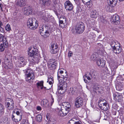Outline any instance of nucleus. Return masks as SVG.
Returning a JSON list of instances; mask_svg holds the SVG:
<instances>
[{"label":"nucleus","mask_w":124,"mask_h":124,"mask_svg":"<svg viewBox=\"0 0 124 124\" xmlns=\"http://www.w3.org/2000/svg\"><path fill=\"white\" fill-rule=\"evenodd\" d=\"M12 59V56L11 54L9 53H7L5 56L4 59L5 61H11Z\"/></svg>","instance_id":"nucleus-27"},{"label":"nucleus","mask_w":124,"mask_h":124,"mask_svg":"<svg viewBox=\"0 0 124 124\" xmlns=\"http://www.w3.org/2000/svg\"><path fill=\"white\" fill-rule=\"evenodd\" d=\"M59 73L60 74H62L63 73V71L62 70H58V74H57L58 77H60V76H59Z\"/></svg>","instance_id":"nucleus-48"},{"label":"nucleus","mask_w":124,"mask_h":124,"mask_svg":"<svg viewBox=\"0 0 124 124\" xmlns=\"http://www.w3.org/2000/svg\"><path fill=\"white\" fill-rule=\"evenodd\" d=\"M82 0V2H83L84 4H85V1H84V0Z\"/></svg>","instance_id":"nucleus-61"},{"label":"nucleus","mask_w":124,"mask_h":124,"mask_svg":"<svg viewBox=\"0 0 124 124\" xmlns=\"http://www.w3.org/2000/svg\"><path fill=\"white\" fill-rule=\"evenodd\" d=\"M96 58V55L94 54H92L90 57V59L94 61L95 59Z\"/></svg>","instance_id":"nucleus-44"},{"label":"nucleus","mask_w":124,"mask_h":124,"mask_svg":"<svg viewBox=\"0 0 124 124\" xmlns=\"http://www.w3.org/2000/svg\"><path fill=\"white\" fill-rule=\"evenodd\" d=\"M10 61H5V66L4 65L3 66H4V67L6 69H11L12 67V64L10 62Z\"/></svg>","instance_id":"nucleus-20"},{"label":"nucleus","mask_w":124,"mask_h":124,"mask_svg":"<svg viewBox=\"0 0 124 124\" xmlns=\"http://www.w3.org/2000/svg\"><path fill=\"white\" fill-rule=\"evenodd\" d=\"M110 45L114 53L119 54L121 52L122 49L120 46V44L117 42L112 41L111 42Z\"/></svg>","instance_id":"nucleus-3"},{"label":"nucleus","mask_w":124,"mask_h":124,"mask_svg":"<svg viewBox=\"0 0 124 124\" xmlns=\"http://www.w3.org/2000/svg\"><path fill=\"white\" fill-rule=\"evenodd\" d=\"M80 0H74L75 1L78 2Z\"/></svg>","instance_id":"nucleus-64"},{"label":"nucleus","mask_w":124,"mask_h":124,"mask_svg":"<svg viewBox=\"0 0 124 124\" xmlns=\"http://www.w3.org/2000/svg\"><path fill=\"white\" fill-rule=\"evenodd\" d=\"M42 116L40 115H38L36 117V120L39 122H40L41 121L42 119Z\"/></svg>","instance_id":"nucleus-36"},{"label":"nucleus","mask_w":124,"mask_h":124,"mask_svg":"<svg viewBox=\"0 0 124 124\" xmlns=\"http://www.w3.org/2000/svg\"><path fill=\"white\" fill-rule=\"evenodd\" d=\"M75 103L76 107L79 108L81 107L83 104V99L80 97L77 98L75 100Z\"/></svg>","instance_id":"nucleus-12"},{"label":"nucleus","mask_w":124,"mask_h":124,"mask_svg":"<svg viewBox=\"0 0 124 124\" xmlns=\"http://www.w3.org/2000/svg\"><path fill=\"white\" fill-rule=\"evenodd\" d=\"M5 29L7 31H9L11 30L10 26L9 24H7L6 25L5 27Z\"/></svg>","instance_id":"nucleus-43"},{"label":"nucleus","mask_w":124,"mask_h":124,"mask_svg":"<svg viewBox=\"0 0 124 124\" xmlns=\"http://www.w3.org/2000/svg\"><path fill=\"white\" fill-rule=\"evenodd\" d=\"M91 1L90 0H89V1H88V2H85V4L86 5H89L90 3H91Z\"/></svg>","instance_id":"nucleus-51"},{"label":"nucleus","mask_w":124,"mask_h":124,"mask_svg":"<svg viewBox=\"0 0 124 124\" xmlns=\"http://www.w3.org/2000/svg\"><path fill=\"white\" fill-rule=\"evenodd\" d=\"M41 3L45 6H48L50 5L51 2L49 0H40Z\"/></svg>","instance_id":"nucleus-23"},{"label":"nucleus","mask_w":124,"mask_h":124,"mask_svg":"<svg viewBox=\"0 0 124 124\" xmlns=\"http://www.w3.org/2000/svg\"><path fill=\"white\" fill-rule=\"evenodd\" d=\"M48 27L47 26L45 27L41 26L39 28V31L41 35L44 38H47L49 35V31L47 30Z\"/></svg>","instance_id":"nucleus-6"},{"label":"nucleus","mask_w":124,"mask_h":124,"mask_svg":"<svg viewBox=\"0 0 124 124\" xmlns=\"http://www.w3.org/2000/svg\"><path fill=\"white\" fill-rule=\"evenodd\" d=\"M49 115H48V114H47L46 115V117L47 119H49Z\"/></svg>","instance_id":"nucleus-59"},{"label":"nucleus","mask_w":124,"mask_h":124,"mask_svg":"<svg viewBox=\"0 0 124 124\" xmlns=\"http://www.w3.org/2000/svg\"><path fill=\"white\" fill-rule=\"evenodd\" d=\"M18 66L19 67H23L26 64V61L23 56H20L18 58Z\"/></svg>","instance_id":"nucleus-8"},{"label":"nucleus","mask_w":124,"mask_h":124,"mask_svg":"<svg viewBox=\"0 0 124 124\" xmlns=\"http://www.w3.org/2000/svg\"><path fill=\"white\" fill-rule=\"evenodd\" d=\"M107 103H105L104 104L102 105L99 107L102 110H106L107 109Z\"/></svg>","instance_id":"nucleus-33"},{"label":"nucleus","mask_w":124,"mask_h":124,"mask_svg":"<svg viewBox=\"0 0 124 124\" xmlns=\"http://www.w3.org/2000/svg\"><path fill=\"white\" fill-rule=\"evenodd\" d=\"M16 114L17 115H20V113L18 111H16Z\"/></svg>","instance_id":"nucleus-57"},{"label":"nucleus","mask_w":124,"mask_h":124,"mask_svg":"<svg viewBox=\"0 0 124 124\" xmlns=\"http://www.w3.org/2000/svg\"><path fill=\"white\" fill-rule=\"evenodd\" d=\"M38 26V22L36 20L35 23L32 24V25L31 26V27L29 28L32 30H34L36 29Z\"/></svg>","instance_id":"nucleus-26"},{"label":"nucleus","mask_w":124,"mask_h":124,"mask_svg":"<svg viewBox=\"0 0 124 124\" xmlns=\"http://www.w3.org/2000/svg\"><path fill=\"white\" fill-rule=\"evenodd\" d=\"M48 101L46 99H44L42 100L41 103V106L44 108L47 107L49 106Z\"/></svg>","instance_id":"nucleus-25"},{"label":"nucleus","mask_w":124,"mask_h":124,"mask_svg":"<svg viewBox=\"0 0 124 124\" xmlns=\"http://www.w3.org/2000/svg\"><path fill=\"white\" fill-rule=\"evenodd\" d=\"M65 6L66 10L68 11H71L73 9V5L69 1H66L65 2Z\"/></svg>","instance_id":"nucleus-13"},{"label":"nucleus","mask_w":124,"mask_h":124,"mask_svg":"<svg viewBox=\"0 0 124 124\" xmlns=\"http://www.w3.org/2000/svg\"><path fill=\"white\" fill-rule=\"evenodd\" d=\"M0 31L1 32H2L3 31V30L1 26H0Z\"/></svg>","instance_id":"nucleus-58"},{"label":"nucleus","mask_w":124,"mask_h":124,"mask_svg":"<svg viewBox=\"0 0 124 124\" xmlns=\"http://www.w3.org/2000/svg\"><path fill=\"white\" fill-rule=\"evenodd\" d=\"M2 25V22L0 21V26Z\"/></svg>","instance_id":"nucleus-62"},{"label":"nucleus","mask_w":124,"mask_h":124,"mask_svg":"<svg viewBox=\"0 0 124 124\" xmlns=\"http://www.w3.org/2000/svg\"><path fill=\"white\" fill-rule=\"evenodd\" d=\"M73 120L72 119H71L70 120L68 123V124H72L73 122Z\"/></svg>","instance_id":"nucleus-54"},{"label":"nucleus","mask_w":124,"mask_h":124,"mask_svg":"<svg viewBox=\"0 0 124 124\" xmlns=\"http://www.w3.org/2000/svg\"><path fill=\"white\" fill-rule=\"evenodd\" d=\"M93 89L95 90V91H98L99 87L97 86H95L93 87Z\"/></svg>","instance_id":"nucleus-49"},{"label":"nucleus","mask_w":124,"mask_h":124,"mask_svg":"<svg viewBox=\"0 0 124 124\" xmlns=\"http://www.w3.org/2000/svg\"><path fill=\"white\" fill-rule=\"evenodd\" d=\"M22 116L21 115H17L16 116V121L17 122L20 121L22 119Z\"/></svg>","instance_id":"nucleus-37"},{"label":"nucleus","mask_w":124,"mask_h":124,"mask_svg":"<svg viewBox=\"0 0 124 124\" xmlns=\"http://www.w3.org/2000/svg\"><path fill=\"white\" fill-rule=\"evenodd\" d=\"M91 76L90 73L86 74L83 76L84 80L86 83H89L91 80V78L90 76Z\"/></svg>","instance_id":"nucleus-19"},{"label":"nucleus","mask_w":124,"mask_h":124,"mask_svg":"<svg viewBox=\"0 0 124 124\" xmlns=\"http://www.w3.org/2000/svg\"><path fill=\"white\" fill-rule=\"evenodd\" d=\"M54 122L52 120H49L47 124H54Z\"/></svg>","instance_id":"nucleus-45"},{"label":"nucleus","mask_w":124,"mask_h":124,"mask_svg":"<svg viewBox=\"0 0 124 124\" xmlns=\"http://www.w3.org/2000/svg\"><path fill=\"white\" fill-rule=\"evenodd\" d=\"M67 85L66 84L61 85H58L57 91L59 93L62 94L65 92L67 90Z\"/></svg>","instance_id":"nucleus-9"},{"label":"nucleus","mask_w":124,"mask_h":124,"mask_svg":"<svg viewBox=\"0 0 124 124\" xmlns=\"http://www.w3.org/2000/svg\"><path fill=\"white\" fill-rule=\"evenodd\" d=\"M23 12L25 15H29L31 12L30 8L29 7H24L23 9Z\"/></svg>","instance_id":"nucleus-24"},{"label":"nucleus","mask_w":124,"mask_h":124,"mask_svg":"<svg viewBox=\"0 0 124 124\" xmlns=\"http://www.w3.org/2000/svg\"><path fill=\"white\" fill-rule=\"evenodd\" d=\"M117 65H116L115 66V67H114V68H113V69H116V68H117Z\"/></svg>","instance_id":"nucleus-60"},{"label":"nucleus","mask_w":124,"mask_h":124,"mask_svg":"<svg viewBox=\"0 0 124 124\" xmlns=\"http://www.w3.org/2000/svg\"><path fill=\"white\" fill-rule=\"evenodd\" d=\"M111 21L114 24L117 25L120 23L119 17L118 15L116 14L113 15L112 17Z\"/></svg>","instance_id":"nucleus-14"},{"label":"nucleus","mask_w":124,"mask_h":124,"mask_svg":"<svg viewBox=\"0 0 124 124\" xmlns=\"http://www.w3.org/2000/svg\"><path fill=\"white\" fill-rule=\"evenodd\" d=\"M123 83L118 82L116 86V88L117 90L119 91L122 90L123 88Z\"/></svg>","instance_id":"nucleus-22"},{"label":"nucleus","mask_w":124,"mask_h":124,"mask_svg":"<svg viewBox=\"0 0 124 124\" xmlns=\"http://www.w3.org/2000/svg\"><path fill=\"white\" fill-rule=\"evenodd\" d=\"M96 63L99 67L103 68L105 66V62L102 59H98Z\"/></svg>","instance_id":"nucleus-17"},{"label":"nucleus","mask_w":124,"mask_h":124,"mask_svg":"<svg viewBox=\"0 0 124 124\" xmlns=\"http://www.w3.org/2000/svg\"><path fill=\"white\" fill-rule=\"evenodd\" d=\"M3 43L5 44V46H6V47H7L8 46V43L7 41V40L6 39V41H5L4 42H3Z\"/></svg>","instance_id":"nucleus-50"},{"label":"nucleus","mask_w":124,"mask_h":124,"mask_svg":"<svg viewBox=\"0 0 124 124\" xmlns=\"http://www.w3.org/2000/svg\"><path fill=\"white\" fill-rule=\"evenodd\" d=\"M26 4L25 0H18L16 3V4L21 7L24 6Z\"/></svg>","instance_id":"nucleus-21"},{"label":"nucleus","mask_w":124,"mask_h":124,"mask_svg":"<svg viewBox=\"0 0 124 124\" xmlns=\"http://www.w3.org/2000/svg\"><path fill=\"white\" fill-rule=\"evenodd\" d=\"M51 105H52L53 104V103L54 102V98L52 97L51 99Z\"/></svg>","instance_id":"nucleus-56"},{"label":"nucleus","mask_w":124,"mask_h":124,"mask_svg":"<svg viewBox=\"0 0 124 124\" xmlns=\"http://www.w3.org/2000/svg\"><path fill=\"white\" fill-rule=\"evenodd\" d=\"M67 76L66 72H65L64 75H62L61 78H60V77H58L59 82L60 83L58 85H64V83L65 82V81L67 80Z\"/></svg>","instance_id":"nucleus-10"},{"label":"nucleus","mask_w":124,"mask_h":124,"mask_svg":"<svg viewBox=\"0 0 124 124\" xmlns=\"http://www.w3.org/2000/svg\"><path fill=\"white\" fill-rule=\"evenodd\" d=\"M35 76L33 71L30 69H28L26 71L25 75V79L26 81L29 83L34 81Z\"/></svg>","instance_id":"nucleus-2"},{"label":"nucleus","mask_w":124,"mask_h":124,"mask_svg":"<svg viewBox=\"0 0 124 124\" xmlns=\"http://www.w3.org/2000/svg\"><path fill=\"white\" fill-rule=\"evenodd\" d=\"M69 93H70V94L71 95H73L75 94V91L73 90V88L72 87H71L70 89L69 90Z\"/></svg>","instance_id":"nucleus-38"},{"label":"nucleus","mask_w":124,"mask_h":124,"mask_svg":"<svg viewBox=\"0 0 124 124\" xmlns=\"http://www.w3.org/2000/svg\"><path fill=\"white\" fill-rule=\"evenodd\" d=\"M15 111H13V113L12 116V120L14 122H17V121H16V116L15 117V116L13 114L14 113H15Z\"/></svg>","instance_id":"nucleus-41"},{"label":"nucleus","mask_w":124,"mask_h":124,"mask_svg":"<svg viewBox=\"0 0 124 124\" xmlns=\"http://www.w3.org/2000/svg\"><path fill=\"white\" fill-rule=\"evenodd\" d=\"M40 15L41 18L45 21H47V17L46 16L45 12L40 13Z\"/></svg>","instance_id":"nucleus-32"},{"label":"nucleus","mask_w":124,"mask_h":124,"mask_svg":"<svg viewBox=\"0 0 124 124\" xmlns=\"http://www.w3.org/2000/svg\"><path fill=\"white\" fill-rule=\"evenodd\" d=\"M25 119L22 120L21 124H25Z\"/></svg>","instance_id":"nucleus-55"},{"label":"nucleus","mask_w":124,"mask_h":124,"mask_svg":"<svg viewBox=\"0 0 124 124\" xmlns=\"http://www.w3.org/2000/svg\"><path fill=\"white\" fill-rule=\"evenodd\" d=\"M28 50V54L29 56L33 58L36 56H36H38L39 53L37 49L34 46H31L29 47Z\"/></svg>","instance_id":"nucleus-4"},{"label":"nucleus","mask_w":124,"mask_h":124,"mask_svg":"<svg viewBox=\"0 0 124 124\" xmlns=\"http://www.w3.org/2000/svg\"><path fill=\"white\" fill-rule=\"evenodd\" d=\"M34 18H29L27 22V24L28 27H31V26L32 25V24L34 23L36 20Z\"/></svg>","instance_id":"nucleus-18"},{"label":"nucleus","mask_w":124,"mask_h":124,"mask_svg":"<svg viewBox=\"0 0 124 124\" xmlns=\"http://www.w3.org/2000/svg\"><path fill=\"white\" fill-rule=\"evenodd\" d=\"M81 122L80 121L76 122L74 123V124H81Z\"/></svg>","instance_id":"nucleus-53"},{"label":"nucleus","mask_w":124,"mask_h":124,"mask_svg":"<svg viewBox=\"0 0 124 124\" xmlns=\"http://www.w3.org/2000/svg\"><path fill=\"white\" fill-rule=\"evenodd\" d=\"M14 103L13 101H11L10 102H7L6 104V107L7 108V111L9 112L10 110H13L14 107Z\"/></svg>","instance_id":"nucleus-15"},{"label":"nucleus","mask_w":124,"mask_h":124,"mask_svg":"<svg viewBox=\"0 0 124 124\" xmlns=\"http://www.w3.org/2000/svg\"><path fill=\"white\" fill-rule=\"evenodd\" d=\"M105 100L102 99L99 100L98 103V105L99 107L106 103V102H105Z\"/></svg>","instance_id":"nucleus-35"},{"label":"nucleus","mask_w":124,"mask_h":124,"mask_svg":"<svg viewBox=\"0 0 124 124\" xmlns=\"http://www.w3.org/2000/svg\"><path fill=\"white\" fill-rule=\"evenodd\" d=\"M5 41H6L5 37L1 34L0 35V41L4 42Z\"/></svg>","instance_id":"nucleus-40"},{"label":"nucleus","mask_w":124,"mask_h":124,"mask_svg":"<svg viewBox=\"0 0 124 124\" xmlns=\"http://www.w3.org/2000/svg\"><path fill=\"white\" fill-rule=\"evenodd\" d=\"M114 99L117 101H121L123 98L122 94L118 92H116L113 94Z\"/></svg>","instance_id":"nucleus-16"},{"label":"nucleus","mask_w":124,"mask_h":124,"mask_svg":"<svg viewBox=\"0 0 124 124\" xmlns=\"http://www.w3.org/2000/svg\"><path fill=\"white\" fill-rule=\"evenodd\" d=\"M64 107H61V109L58 111V114L61 116H66L70 110V105L69 102H64L63 103Z\"/></svg>","instance_id":"nucleus-1"},{"label":"nucleus","mask_w":124,"mask_h":124,"mask_svg":"<svg viewBox=\"0 0 124 124\" xmlns=\"http://www.w3.org/2000/svg\"><path fill=\"white\" fill-rule=\"evenodd\" d=\"M117 106L116 104H113L112 105V108L116 110L117 108Z\"/></svg>","instance_id":"nucleus-47"},{"label":"nucleus","mask_w":124,"mask_h":124,"mask_svg":"<svg viewBox=\"0 0 124 124\" xmlns=\"http://www.w3.org/2000/svg\"><path fill=\"white\" fill-rule=\"evenodd\" d=\"M67 23H64L63 22H59V24L60 26L62 28L65 27V25H66Z\"/></svg>","instance_id":"nucleus-39"},{"label":"nucleus","mask_w":124,"mask_h":124,"mask_svg":"<svg viewBox=\"0 0 124 124\" xmlns=\"http://www.w3.org/2000/svg\"><path fill=\"white\" fill-rule=\"evenodd\" d=\"M50 52L52 54L57 53L59 50L58 46L56 44L52 43L50 47Z\"/></svg>","instance_id":"nucleus-11"},{"label":"nucleus","mask_w":124,"mask_h":124,"mask_svg":"<svg viewBox=\"0 0 124 124\" xmlns=\"http://www.w3.org/2000/svg\"><path fill=\"white\" fill-rule=\"evenodd\" d=\"M2 5V4H0V7L1 8V9H2V8L1 7V6Z\"/></svg>","instance_id":"nucleus-63"},{"label":"nucleus","mask_w":124,"mask_h":124,"mask_svg":"<svg viewBox=\"0 0 124 124\" xmlns=\"http://www.w3.org/2000/svg\"><path fill=\"white\" fill-rule=\"evenodd\" d=\"M67 20L65 17L64 16H61L59 18V22H63L65 23L66 22Z\"/></svg>","instance_id":"nucleus-30"},{"label":"nucleus","mask_w":124,"mask_h":124,"mask_svg":"<svg viewBox=\"0 0 124 124\" xmlns=\"http://www.w3.org/2000/svg\"><path fill=\"white\" fill-rule=\"evenodd\" d=\"M73 53L71 51H69L68 54V56L69 57H71L73 55Z\"/></svg>","instance_id":"nucleus-46"},{"label":"nucleus","mask_w":124,"mask_h":124,"mask_svg":"<svg viewBox=\"0 0 124 124\" xmlns=\"http://www.w3.org/2000/svg\"><path fill=\"white\" fill-rule=\"evenodd\" d=\"M85 29V26L83 23L81 22H78L75 27L76 32L78 34L82 33Z\"/></svg>","instance_id":"nucleus-5"},{"label":"nucleus","mask_w":124,"mask_h":124,"mask_svg":"<svg viewBox=\"0 0 124 124\" xmlns=\"http://www.w3.org/2000/svg\"><path fill=\"white\" fill-rule=\"evenodd\" d=\"M41 107L39 106H38L37 107V109L38 111H41Z\"/></svg>","instance_id":"nucleus-52"},{"label":"nucleus","mask_w":124,"mask_h":124,"mask_svg":"<svg viewBox=\"0 0 124 124\" xmlns=\"http://www.w3.org/2000/svg\"><path fill=\"white\" fill-rule=\"evenodd\" d=\"M4 112V107L2 104L0 103V114Z\"/></svg>","instance_id":"nucleus-42"},{"label":"nucleus","mask_w":124,"mask_h":124,"mask_svg":"<svg viewBox=\"0 0 124 124\" xmlns=\"http://www.w3.org/2000/svg\"><path fill=\"white\" fill-rule=\"evenodd\" d=\"M97 13L95 10H93L90 13V16L91 18H96L97 17Z\"/></svg>","instance_id":"nucleus-28"},{"label":"nucleus","mask_w":124,"mask_h":124,"mask_svg":"<svg viewBox=\"0 0 124 124\" xmlns=\"http://www.w3.org/2000/svg\"><path fill=\"white\" fill-rule=\"evenodd\" d=\"M43 81H39L37 83V85L39 88L42 89L43 87Z\"/></svg>","instance_id":"nucleus-29"},{"label":"nucleus","mask_w":124,"mask_h":124,"mask_svg":"<svg viewBox=\"0 0 124 124\" xmlns=\"http://www.w3.org/2000/svg\"><path fill=\"white\" fill-rule=\"evenodd\" d=\"M58 61L54 60H50L48 63V66L50 70H54L56 68Z\"/></svg>","instance_id":"nucleus-7"},{"label":"nucleus","mask_w":124,"mask_h":124,"mask_svg":"<svg viewBox=\"0 0 124 124\" xmlns=\"http://www.w3.org/2000/svg\"><path fill=\"white\" fill-rule=\"evenodd\" d=\"M47 82H48L49 84L52 85L54 83V79L53 77L51 76L48 77Z\"/></svg>","instance_id":"nucleus-31"},{"label":"nucleus","mask_w":124,"mask_h":124,"mask_svg":"<svg viewBox=\"0 0 124 124\" xmlns=\"http://www.w3.org/2000/svg\"><path fill=\"white\" fill-rule=\"evenodd\" d=\"M5 47L4 44H1L0 45V51L1 52L3 51Z\"/></svg>","instance_id":"nucleus-34"}]
</instances>
